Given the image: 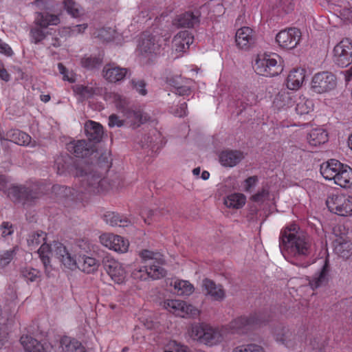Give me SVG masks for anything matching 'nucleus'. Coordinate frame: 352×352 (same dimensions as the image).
Wrapping results in <instances>:
<instances>
[{"mask_svg":"<svg viewBox=\"0 0 352 352\" xmlns=\"http://www.w3.org/2000/svg\"><path fill=\"white\" fill-rule=\"evenodd\" d=\"M53 250L55 256L67 269L74 270L78 268L87 274H91L96 272L99 266L98 262L94 258L86 255L80 256L76 260V257L60 242L54 243Z\"/></svg>","mask_w":352,"mask_h":352,"instance_id":"3","label":"nucleus"},{"mask_svg":"<svg viewBox=\"0 0 352 352\" xmlns=\"http://www.w3.org/2000/svg\"><path fill=\"white\" fill-rule=\"evenodd\" d=\"M269 195V190L266 188H262L256 193L251 197V200L255 202H263Z\"/></svg>","mask_w":352,"mask_h":352,"instance_id":"54","label":"nucleus"},{"mask_svg":"<svg viewBox=\"0 0 352 352\" xmlns=\"http://www.w3.org/2000/svg\"><path fill=\"white\" fill-rule=\"evenodd\" d=\"M333 61L341 67H346L352 63V43L343 39L333 48Z\"/></svg>","mask_w":352,"mask_h":352,"instance_id":"14","label":"nucleus"},{"mask_svg":"<svg viewBox=\"0 0 352 352\" xmlns=\"http://www.w3.org/2000/svg\"><path fill=\"white\" fill-rule=\"evenodd\" d=\"M130 117L133 119V127H138L140 124L145 123L150 118L146 113L142 110L133 111L130 113Z\"/></svg>","mask_w":352,"mask_h":352,"instance_id":"46","label":"nucleus"},{"mask_svg":"<svg viewBox=\"0 0 352 352\" xmlns=\"http://www.w3.org/2000/svg\"><path fill=\"white\" fill-rule=\"evenodd\" d=\"M18 247L0 252V271L7 267L15 256Z\"/></svg>","mask_w":352,"mask_h":352,"instance_id":"44","label":"nucleus"},{"mask_svg":"<svg viewBox=\"0 0 352 352\" xmlns=\"http://www.w3.org/2000/svg\"><path fill=\"white\" fill-rule=\"evenodd\" d=\"M32 4L41 10L46 11L45 13L36 12L34 23L36 25L43 28L49 25H57L60 22L58 16L50 14L49 12H55L57 3L54 0H35Z\"/></svg>","mask_w":352,"mask_h":352,"instance_id":"7","label":"nucleus"},{"mask_svg":"<svg viewBox=\"0 0 352 352\" xmlns=\"http://www.w3.org/2000/svg\"><path fill=\"white\" fill-rule=\"evenodd\" d=\"M1 235L3 237L12 235L14 232V228L11 223L3 221L0 226Z\"/></svg>","mask_w":352,"mask_h":352,"instance_id":"56","label":"nucleus"},{"mask_svg":"<svg viewBox=\"0 0 352 352\" xmlns=\"http://www.w3.org/2000/svg\"><path fill=\"white\" fill-rule=\"evenodd\" d=\"M20 342L26 352H45L43 345L31 336H22Z\"/></svg>","mask_w":352,"mask_h":352,"instance_id":"37","label":"nucleus"},{"mask_svg":"<svg viewBox=\"0 0 352 352\" xmlns=\"http://www.w3.org/2000/svg\"><path fill=\"white\" fill-rule=\"evenodd\" d=\"M80 64L82 67L91 70L100 66L102 59L98 56H85L81 58Z\"/></svg>","mask_w":352,"mask_h":352,"instance_id":"45","label":"nucleus"},{"mask_svg":"<svg viewBox=\"0 0 352 352\" xmlns=\"http://www.w3.org/2000/svg\"><path fill=\"white\" fill-rule=\"evenodd\" d=\"M128 72L127 68L121 67L115 63L107 64L102 69L104 78L110 82L122 80L127 76Z\"/></svg>","mask_w":352,"mask_h":352,"instance_id":"21","label":"nucleus"},{"mask_svg":"<svg viewBox=\"0 0 352 352\" xmlns=\"http://www.w3.org/2000/svg\"><path fill=\"white\" fill-rule=\"evenodd\" d=\"M269 320L266 313H254L248 317L241 316L233 320L229 324L232 333H245L250 329L265 324Z\"/></svg>","mask_w":352,"mask_h":352,"instance_id":"8","label":"nucleus"},{"mask_svg":"<svg viewBox=\"0 0 352 352\" xmlns=\"http://www.w3.org/2000/svg\"><path fill=\"white\" fill-rule=\"evenodd\" d=\"M131 87L135 90L139 94L146 96L147 90L146 89V83L144 80L133 78L130 81Z\"/></svg>","mask_w":352,"mask_h":352,"instance_id":"50","label":"nucleus"},{"mask_svg":"<svg viewBox=\"0 0 352 352\" xmlns=\"http://www.w3.org/2000/svg\"><path fill=\"white\" fill-rule=\"evenodd\" d=\"M258 182V178L256 175L248 177L244 181V190L248 192H251L252 188L256 186Z\"/></svg>","mask_w":352,"mask_h":352,"instance_id":"55","label":"nucleus"},{"mask_svg":"<svg viewBox=\"0 0 352 352\" xmlns=\"http://www.w3.org/2000/svg\"><path fill=\"white\" fill-rule=\"evenodd\" d=\"M201 15L200 9L186 11L176 17L174 24L179 28H192L199 25Z\"/></svg>","mask_w":352,"mask_h":352,"instance_id":"20","label":"nucleus"},{"mask_svg":"<svg viewBox=\"0 0 352 352\" xmlns=\"http://www.w3.org/2000/svg\"><path fill=\"white\" fill-rule=\"evenodd\" d=\"M34 27L30 30L31 41L35 44H38L45 38V33L41 29V26Z\"/></svg>","mask_w":352,"mask_h":352,"instance_id":"51","label":"nucleus"},{"mask_svg":"<svg viewBox=\"0 0 352 352\" xmlns=\"http://www.w3.org/2000/svg\"><path fill=\"white\" fill-rule=\"evenodd\" d=\"M188 333L193 340L210 346L217 344L223 340L221 331L205 323L192 324Z\"/></svg>","mask_w":352,"mask_h":352,"instance_id":"5","label":"nucleus"},{"mask_svg":"<svg viewBox=\"0 0 352 352\" xmlns=\"http://www.w3.org/2000/svg\"><path fill=\"white\" fill-rule=\"evenodd\" d=\"M246 101L247 104L250 105H252V104L255 103L256 101L255 95L253 93H250V94H248V96L246 97Z\"/></svg>","mask_w":352,"mask_h":352,"instance_id":"64","label":"nucleus"},{"mask_svg":"<svg viewBox=\"0 0 352 352\" xmlns=\"http://www.w3.org/2000/svg\"><path fill=\"white\" fill-rule=\"evenodd\" d=\"M101 243L110 250L118 252H126L129 248V241L120 236L113 234H104L100 236Z\"/></svg>","mask_w":352,"mask_h":352,"instance_id":"19","label":"nucleus"},{"mask_svg":"<svg viewBox=\"0 0 352 352\" xmlns=\"http://www.w3.org/2000/svg\"><path fill=\"white\" fill-rule=\"evenodd\" d=\"M161 41L162 38L158 35H154L148 32H144L138 46L140 54L146 58L157 54L161 47Z\"/></svg>","mask_w":352,"mask_h":352,"instance_id":"12","label":"nucleus"},{"mask_svg":"<svg viewBox=\"0 0 352 352\" xmlns=\"http://www.w3.org/2000/svg\"><path fill=\"white\" fill-rule=\"evenodd\" d=\"M74 90L77 94L85 98H88L94 94L93 88L87 86L78 85L75 86Z\"/></svg>","mask_w":352,"mask_h":352,"instance_id":"53","label":"nucleus"},{"mask_svg":"<svg viewBox=\"0 0 352 352\" xmlns=\"http://www.w3.org/2000/svg\"><path fill=\"white\" fill-rule=\"evenodd\" d=\"M191 90L190 87L186 85L185 83L182 84L180 87L175 89V94L179 96H188Z\"/></svg>","mask_w":352,"mask_h":352,"instance_id":"59","label":"nucleus"},{"mask_svg":"<svg viewBox=\"0 0 352 352\" xmlns=\"http://www.w3.org/2000/svg\"><path fill=\"white\" fill-rule=\"evenodd\" d=\"M84 163L82 160L74 159L70 155L65 154L58 156L55 159V167L57 173L63 175L69 173L76 177V175H81L82 170H79Z\"/></svg>","mask_w":352,"mask_h":352,"instance_id":"13","label":"nucleus"},{"mask_svg":"<svg viewBox=\"0 0 352 352\" xmlns=\"http://www.w3.org/2000/svg\"><path fill=\"white\" fill-rule=\"evenodd\" d=\"M253 68L256 74L269 77L277 76L283 70L274 56L266 54L258 55Z\"/></svg>","mask_w":352,"mask_h":352,"instance_id":"9","label":"nucleus"},{"mask_svg":"<svg viewBox=\"0 0 352 352\" xmlns=\"http://www.w3.org/2000/svg\"><path fill=\"white\" fill-rule=\"evenodd\" d=\"M45 238L46 234L44 232H32L28 234L27 243L28 245L32 250L35 249L38 245L41 244V247L38 250V254L45 270H47L48 267H51L50 255H55L53 250V245L56 241H54L52 245H49L45 242Z\"/></svg>","mask_w":352,"mask_h":352,"instance_id":"6","label":"nucleus"},{"mask_svg":"<svg viewBox=\"0 0 352 352\" xmlns=\"http://www.w3.org/2000/svg\"><path fill=\"white\" fill-rule=\"evenodd\" d=\"M85 132L89 140L94 142H99L103 136L102 126L94 121L88 120L85 124Z\"/></svg>","mask_w":352,"mask_h":352,"instance_id":"28","label":"nucleus"},{"mask_svg":"<svg viewBox=\"0 0 352 352\" xmlns=\"http://www.w3.org/2000/svg\"><path fill=\"white\" fill-rule=\"evenodd\" d=\"M245 197L241 193H234L228 195L224 200L225 205L228 208H241L245 204Z\"/></svg>","mask_w":352,"mask_h":352,"instance_id":"41","label":"nucleus"},{"mask_svg":"<svg viewBox=\"0 0 352 352\" xmlns=\"http://www.w3.org/2000/svg\"><path fill=\"white\" fill-rule=\"evenodd\" d=\"M64 8L68 14L74 17L81 14L80 6L73 0H63Z\"/></svg>","mask_w":352,"mask_h":352,"instance_id":"47","label":"nucleus"},{"mask_svg":"<svg viewBox=\"0 0 352 352\" xmlns=\"http://www.w3.org/2000/svg\"><path fill=\"white\" fill-rule=\"evenodd\" d=\"M60 346L64 352H85L80 342L69 337H64L60 340Z\"/></svg>","mask_w":352,"mask_h":352,"instance_id":"39","label":"nucleus"},{"mask_svg":"<svg viewBox=\"0 0 352 352\" xmlns=\"http://www.w3.org/2000/svg\"><path fill=\"white\" fill-rule=\"evenodd\" d=\"M173 285L178 295L189 296L194 291V287L187 280H175Z\"/></svg>","mask_w":352,"mask_h":352,"instance_id":"43","label":"nucleus"},{"mask_svg":"<svg viewBox=\"0 0 352 352\" xmlns=\"http://www.w3.org/2000/svg\"><path fill=\"white\" fill-rule=\"evenodd\" d=\"M187 113V104L184 102L180 104L179 108L175 112V115L178 117H184Z\"/></svg>","mask_w":352,"mask_h":352,"instance_id":"62","label":"nucleus"},{"mask_svg":"<svg viewBox=\"0 0 352 352\" xmlns=\"http://www.w3.org/2000/svg\"><path fill=\"white\" fill-rule=\"evenodd\" d=\"M313 107L312 100L305 97H300L296 102V111L299 115H305L311 111Z\"/></svg>","mask_w":352,"mask_h":352,"instance_id":"42","label":"nucleus"},{"mask_svg":"<svg viewBox=\"0 0 352 352\" xmlns=\"http://www.w3.org/2000/svg\"><path fill=\"white\" fill-rule=\"evenodd\" d=\"M9 197L14 202L23 205L30 204L39 197L38 188L35 186L26 187L24 186H13L8 189Z\"/></svg>","mask_w":352,"mask_h":352,"instance_id":"11","label":"nucleus"},{"mask_svg":"<svg viewBox=\"0 0 352 352\" xmlns=\"http://www.w3.org/2000/svg\"><path fill=\"white\" fill-rule=\"evenodd\" d=\"M6 139L22 146L28 145L31 142V137L19 129L8 131L6 133Z\"/></svg>","mask_w":352,"mask_h":352,"instance_id":"34","label":"nucleus"},{"mask_svg":"<svg viewBox=\"0 0 352 352\" xmlns=\"http://www.w3.org/2000/svg\"><path fill=\"white\" fill-rule=\"evenodd\" d=\"M279 247L291 263L302 267L309 265L307 258L313 252L312 241L296 224H290L281 230Z\"/></svg>","mask_w":352,"mask_h":352,"instance_id":"1","label":"nucleus"},{"mask_svg":"<svg viewBox=\"0 0 352 352\" xmlns=\"http://www.w3.org/2000/svg\"><path fill=\"white\" fill-rule=\"evenodd\" d=\"M342 164L338 160L331 159L321 164L320 173L325 179L335 181V178L338 175Z\"/></svg>","mask_w":352,"mask_h":352,"instance_id":"25","label":"nucleus"},{"mask_svg":"<svg viewBox=\"0 0 352 352\" xmlns=\"http://www.w3.org/2000/svg\"><path fill=\"white\" fill-rule=\"evenodd\" d=\"M336 77L331 72H322L316 74L311 80V89L322 94L329 91L336 87Z\"/></svg>","mask_w":352,"mask_h":352,"instance_id":"15","label":"nucleus"},{"mask_svg":"<svg viewBox=\"0 0 352 352\" xmlns=\"http://www.w3.org/2000/svg\"><path fill=\"white\" fill-rule=\"evenodd\" d=\"M0 53L4 54L6 56H10L12 55L13 52L11 47L3 42V41L0 38Z\"/></svg>","mask_w":352,"mask_h":352,"instance_id":"60","label":"nucleus"},{"mask_svg":"<svg viewBox=\"0 0 352 352\" xmlns=\"http://www.w3.org/2000/svg\"><path fill=\"white\" fill-rule=\"evenodd\" d=\"M79 170H82V174L76 175V177L80 178L81 192L96 194L108 189L107 179L103 178L101 173L93 166L85 164L84 162Z\"/></svg>","mask_w":352,"mask_h":352,"instance_id":"4","label":"nucleus"},{"mask_svg":"<svg viewBox=\"0 0 352 352\" xmlns=\"http://www.w3.org/2000/svg\"><path fill=\"white\" fill-rule=\"evenodd\" d=\"M294 98V93L282 90L276 96L273 104L278 109H287L293 105Z\"/></svg>","mask_w":352,"mask_h":352,"instance_id":"31","label":"nucleus"},{"mask_svg":"<svg viewBox=\"0 0 352 352\" xmlns=\"http://www.w3.org/2000/svg\"><path fill=\"white\" fill-rule=\"evenodd\" d=\"M139 255L146 265L135 268L132 271L131 276L134 279L146 280L148 278H151L155 280L166 276V272L161 266L164 262L162 254L159 252L143 250Z\"/></svg>","mask_w":352,"mask_h":352,"instance_id":"2","label":"nucleus"},{"mask_svg":"<svg viewBox=\"0 0 352 352\" xmlns=\"http://www.w3.org/2000/svg\"><path fill=\"white\" fill-rule=\"evenodd\" d=\"M168 82L170 85L177 89V87H180L182 84L184 83V81L180 76H175L168 78Z\"/></svg>","mask_w":352,"mask_h":352,"instance_id":"57","label":"nucleus"},{"mask_svg":"<svg viewBox=\"0 0 352 352\" xmlns=\"http://www.w3.org/2000/svg\"><path fill=\"white\" fill-rule=\"evenodd\" d=\"M334 183L342 188H349L352 186V168L346 164H342Z\"/></svg>","mask_w":352,"mask_h":352,"instance_id":"33","label":"nucleus"},{"mask_svg":"<svg viewBox=\"0 0 352 352\" xmlns=\"http://www.w3.org/2000/svg\"><path fill=\"white\" fill-rule=\"evenodd\" d=\"M21 274L28 282H34L40 277L39 271L31 267L21 269Z\"/></svg>","mask_w":352,"mask_h":352,"instance_id":"48","label":"nucleus"},{"mask_svg":"<svg viewBox=\"0 0 352 352\" xmlns=\"http://www.w3.org/2000/svg\"><path fill=\"white\" fill-rule=\"evenodd\" d=\"M0 78L4 81L8 82L10 80V74L8 73L6 69L3 68L0 71Z\"/></svg>","mask_w":352,"mask_h":352,"instance_id":"63","label":"nucleus"},{"mask_svg":"<svg viewBox=\"0 0 352 352\" xmlns=\"http://www.w3.org/2000/svg\"><path fill=\"white\" fill-rule=\"evenodd\" d=\"M277 4L285 8L287 11L293 10L294 3L293 0H276Z\"/></svg>","mask_w":352,"mask_h":352,"instance_id":"61","label":"nucleus"},{"mask_svg":"<svg viewBox=\"0 0 352 352\" xmlns=\"http://www.w3.org/2000/svg\"><path fill=\"white\" fill-rule=\"evenodd\" d=\"M66 148L69 153L76 157L85 158L90 157L91 155H94L96 157L98 155L95 144L85 140H74L66 144Z\"/></svg>","mask_w":352,"mask_h":352,"instance_id":"16","label":"nucleus"},{"mask_svg":"<svg viewBox=\"0 0 352 352\" xmlns=\"http://www.w3.org/2000/svg\"><path fill=\"white\" fill-rule=\"evenodd\" d=\"M330 267L327 261H324L321 270L316 273L309 280V285L312 289L325 286L329 281Z\"/></svg>","mask_w":352,"mask_h":352,"instance_id":"26","label":"nucleus"},{"mask_svg":"<svg viewBox=\"0 0 352 352\" xmlns=\"http://www.w3.org/2000/svg\"><path fill=\"white\" fill-rule=\"evenodd\" d=\"M301 37V32L296 28H289L278 32L276 36V41L280 47L292 50L298 44Z\"/></svg>","mask_w":352,"mask_h":352,"instance_id":"17","label":"nucleus"},{"mask_svg":"<svg viewBox=\"0 0 352 352\" xmlns=\"http://www.w3.org/2000/svg\"><path fill=\"white\" fill-rule=\"evenodd\" d=\"M194 37L188 31H181L173 38V44L177 52H185L193 43Z\"/></svg>","mask_w":352,"mask_h":352,"instance_id":"29","label":"nucleus"},{"mask_svg":"<svg viewBox=\"0 0 352 352\" xmlns=\"http://www.w3.org/2000/svg\"><path fill=\"white\" fill-rule=\"evenodd\" d=\"M351 243L348 241H343L338 244L335 250L340 256L342 258H348L351 254Z\"/></svg>","mask_w":352,"mask_h":352,"instance_id":"49","label":"nucleus"},{"mask_svg":"<svg viewBox=\"0 0 352 352\" xmlns=\"http://www.w3.org/2000/svg\"><path fill=\"white\" fill-rule=\"evenodd\" d=\"M102 218L107 224L111 226L124 227L131 223V221L128 218L114 212H107Z\"/></svg>","mask_w":352,"mask_h":352,"instance_id":"36","label":"nucleus"},{"mask_svg":"<svg viewBox=\"0 0 352 352\" xmlns=\"http://www.w3.org/2000/svg\"><path fill=\"white\" fill-rule=\"evenodd\" d=\"M164 307L173 314L184 317L189 310V306L180 300H167L164 302Z\"/></svg>","mask_w":352,"mask_h":352,"instance_id":"32","label":"nucleus"},{"mask_svg":"<svg viewBox=\"0 0 352 352\" xmlns=\"http://www.w3.org/2000/svg\"><path fill=\"white\" fill-rule=\"evenodd\" d=\"M201 286L205 294L213 300L221 301L224 299L226 294L221 285L216 284L212 280L206 278L202 280Z\"/></svg>","mask_w":352,"mask_h":352,"instance_id":"23","label":"nucleus"},{"mask_svg":"<svg viewBox=\"0 0 352 352\" xmlns=\"http://www.w3.org/2000/svg\"><path fill=\"white\" fill-rule=\"evenodd\" d=\"M305 71L303 69H294L290 72L287 78V87L290 90L299 89L305 80Z\"/></svg>","mask_w":352,"mask_h":352,"instance_id":"30","label":"nucleus"},{"mask_svg":"<svg viewBox=\"0 0 352 352\" xmlns=\"http://www.w3.org/2000/svg\"><path fill=\"white\" fill-rule=\"evenodd\" d=\"M102 265L115 283L120 284L124 281L126 272L120 263L109 256H105L102 259Z\"/></svg>","mask_w":352,"mask_h":352,"instance_id":"18","label":"nucleus"},{"mask_svg":"<svg viewBox=\"0 0 352 352\" xmlns=\"http://www.w3.org/2000/svg\"><path fill=\"white\" fill-rule=\"evenodd\" d=\"M232 352H265L263 349L258 345L250 344L241 345L234 348Z\"/></svg>","mask_w":352,"mask_h":352,"instance_id":"52","label":"nucleus"},{"mask_svg":"<svg viewBox=\"0 0 352 352\" xmlns=\"http://www.w3.org/2000/svg\"><path fill=\"white\" fill-rule=\"evenodd\" d=\"M228 3V0H210L206 6L201 7L200 9L208 8L213 16H219L224 14L225 6Z\"/></svg>","mask_w":352,"mask_h":352,"instance_id":"38","label":"nucleus"},{"mask_svg":"<svg viewBox=\"0 0 352 352\" xmlns=\"http://www.w3.org/2000/svg\"><path fill=\"white\" fill-rule=\"evenodd\" d=\"M307 140L311 145L316 146L327 142L328 134L323 129H313L308 133Z\"/></svg>","mask_w":352,"mask_h":352,"instance_id":"35","label":"nucleus"},{"mask_svg":"<svg viewBox=\"0 0 352 352\" xmlns=\"http://www.w3.org/2000/svg\"><path fill=\"white\" fill-rule=\"evenodd\" d=\"M275 338L277 342H280L289 349L294 348L298 341L296 335L286 327L277 329L275 331Z\"/></svg>","mask_w":352,"mask_h":352,"instance_id":"27","label":"nucleus"},{"mask_svg":"<svg viewBox=\"0 0 352 352\" xmlns=\"http://www.w3.org/2000/svg\"><path fill=\"white\" fill-rule=\"evenodd\" d=\"M243 153L238 150H225L219 155V162L226 167L236 166L243 158Z\"/></svg>","mask_w":352,"mask_h":352,"instance_id":"24","label":"nucleus"},{"mask_svg":"<svg viewBox=\"0 0 352 352\" xmlns=\"http://www.w3.org/2000/svg\"><path fill=\"white\" fill-rule=\"evenodd\" d=\"M97 151L98 152V155L96 157L94 155H91V165L94 167V164H96L98 166L105 169L109 168L111 161L109 153L107 151L102 152L98 150H97Z\"/></svg>","mask_w":352,"mask_h":352,"instance_id":"40","label":"nucleus"},{"mask_svg":"<svg viewBox=\"0 0 352 352\" xmlns=\"http://www.w3.org/2000/svg\"><path fill=\"white\" fill-rule=\"evenodd\" d=\"M123 125V121L119 119L118 116L116 114H112L109 118V126L110 127L118 126L120 127Z\"/></svg>","mask_w":352,"mask_h":352,"instance_id":"58","label":"nucleus"},{"mask_svg":"<svg viewBox=\"0 0 352 352\" xmlns=\"http://www.w3.org/2000/svg\"><path fill=\"white\" fill-rule=\"evenodd\" d=\"M326 204L331 212L338 215L346 217L352 214L351 196L333 194L327 198Z\"/></svg>","mask_w":352,"mask_h":352,"instance_id":"10","label":"nucleus"},{"mask_svg":"<svg viewBox=\"0 0 352 352\" xmlns=\"http://www.w3.org/2000/svg\"><path fill=\"white\" fill-rule=\"evenodd\" d=\"M255 41L254 32L249 27H243L239 29L236 33L235 41L236 45L241 49L250 48L254 44Z\"/></svg>","mask_w":352,"mask_h":352,"instance_id":"22","label":"nucleus"}]
</instances>
